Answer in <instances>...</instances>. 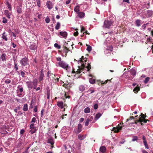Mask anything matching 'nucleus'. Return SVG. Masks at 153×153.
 <instances>
[{"label": "nucleus", "mask_w": 153, "mask_h": 153, "mask_svg": "<svg viewBox=\"0 0 153 153\" xmlns=\"http://www.w3.org/2000/svg\"><path fill=\"white\" fill-rule=\"evenodd\" d=\"M86 58H83V56H82L80 58L79 61V63L81 65L80 66H78V69L76 71V73L75 75L74 74L75 73V71L74 70L72 71V74L75 76H76L77 75L79 74V76L82 75V72L83 73L85 72V69H86V71H88L91 68V66L90 64L88 63L86 64Z\"/></svg>", "instance_id": "nucleus-1"}, {"label": "nucleus", "mask_w": 153, "mask_h": 153, "mask_svg": "<svg viewBox=\"0 0 153 153\" xmlns=\"http://www.w3.org/2000/svg\"><path fill=\"white\" fill-rule=\"evenodd\" d=\"M58 65L59 66L66 70L68 72L69 71L71 68L69 65L63 61L59 62L58 63Z\"/></svg>", "instance_id": "nucleus-2"}, {"label": "nucleus", "mask_w": 153, "mask_h": 153, "mask_svg": "<svg viewBox=\"0 0 153 153\" xmlns=\"http://www.w3.org/2000/svg\"><path fill=\"white\" fill-rule=\"evenodd\" d=\"M20 63L22 67L27 65H29V64L28 63L27 58H23L20 61Z\"/></svg>", "instance_id": "nucleus-3"}, {"label": "nucleus", "mask_w": 153, "mask_h": 153, "mask_svg": "<svg viewBox=\"0 0 153 153\" xmlns=\"http://www.w3.org/2000/svg\"><path fill=\"white\" fill-rule=\"evenodd\" d=\"M112 25V22L109 20H105L104 22V27L107 28H109Z\"/></svg>", "instance_id": "nucleus-4"}, {"label": "nucleus", "mask_w": 153, "mask_h": 153, "mask_svg": "<svg viewBox=\"0 0 153 153\" xmlns=\"http://www.w3.org/2000/svg\"><path fill=\"white\" fill-rule=\"evenodd\" d=\"M123 76L129 80H131L133 78L129 71L124 73L123 74Z\"/></svg>", "instance_id": "nucleus-5"}, {"label": "nucleus", "mask_w": 153, "mask_h": 153, "mask_svg": "<svg viewBox=\"0 0 153 153\" xmlns=\"http://www.w3.org/2000/svg\"><path fill=\"white\" fill-rule=\"evenodd\" d=\"M57 105L59 108H64V111H65V108L67 107V106L66 104L62 101L57 102Z\"/></svg>", "instance_id": "nucleus-6"}, {"label": "nucleus", "mask_w": 153, "mask_h": 153, "mask_svg": "<svg viewBox=\"0 0 153 153\" xmlns=\"http://www.w3.org/2000/svg\"><path fill=\"white\" fill-rule=\"evenodd\" d=\"M141 117H139V118L138 120V122L140 123L143 122L145 123H146L148 120L145 119L146 116L142 113L141 114Z\"/></svg>", "instance_id": "nucleus-7"}, {"label": "nucleus", "mask_w": 153, "mask_h": 153, "mask_svg": "<svg viewBox=\"0 0 153 153\" xmlns=\"http://www.w3.org/2000/svg\"><path fill=\"white\" fill-rule=\"evenodd\" d=\"M122 128V126H121V124H119L118 126L117 127H114L112 130L115 132H118L119 131L121 130Z\"/></svg>", "instance_id": "nucleus-8"}, {"label": "nucleus", "mask_w": 153, "mask_h": 153, "mask_svg": "<svg viewBox=\"0 0 153 153\" xmlns=\"http://www.w3.org/2000/svg\"><path fill=\"white\" fill-rule=\"evenodd\" d=\"M112 34L110 33H106L105 34V35H104V36L105 37H106L107 36H108V37L106 38V39L105 40V41L108 42H109V39H111V36H112Z\"/></svg>", "instance_id": "nucleus-9"}, {"label": "nucleus", "mask_w": 153, "mask_h": 153, "mask_svg": "<svg viewBox=\"0 0 153 153\" xmlns=\"http://www.w3.org/2000/svg\"><path fill=\"white\" fill-rule=\"evenodd\" d=\"M48 77L51 80H53L54 79L55 76L53 74H52L50 71H48Z\"/></svg>", "instance_id": "nucleus-10"}, {"label": "nucleus", "mask_w": 153, "mask_h": 153, "mask_svg": "<svg viewBox=\"0 0 153 153\" xmlns=\"http://www.w3.org/2000/svg\"><path fill=\"white\" fill-rule=\"evenodd\" d=\"M4 13L8 19H10V16L12 15L11 12H9L7 10H5Z\"/></svg>", "instance_id": "nucleus-11"}, {"label": "nucleus", "mask_w": 153, "mask_h": 153, "mask_svg": "<svg viewBox=\"0 0 153 153\" xmlns=\"http://www.w3.org/2000/svg\"><path fill=\"white\" fill-rule=\"evenodd\" d=\"M29 48L32 50H35L37 48V46L36 44L33 43L30 46Z\"/></svg>", "instance_id": "nucleus-12"}, {"label": "nucleus", "mask_w": 153, "mask_h": 153, "mask_svg": "<svg viewBox=\"0 0 153 153\" xmlns=\"http://www.w3.org/2000/svg\"><path fill=\"white\" fill-rule=\"evenodd\" d=\"M0 133L2 134H6L7 133L4 126L2 127L0 126Z\"/></svg>", "instance_id": "nucleus-13"}, {"label": "nucleus", "mask_w": 153, "mask_h": 153, "mask_svg": "<svg viewBox=\"0 0 153 153\" xmlns=\"http://www.w3.org/2000/svg\"><path fill=\"white\" fill-rule=\"evenodd\" d=\"M46 5L48 9L51 10L53 7L52 3L50 1H48L46 3Z\"/></svg>", "instance_id": "nucleus-14"}, {"label": "nucleus", "mask_w": 153, "mask_h": 153, "mask_svg": "<svg viewBox=\"0 0 153 153\" xmlns=\"http://www.w3.org/2000/svg\"><path fill=\"white\" fill-rule=\"evenodd\" d=\"M44 76V74L43 73V69H42L40 71V74L39 79V81H41L43 79Z\"/></svg>", "instance_id": "nucleus-15"}, {"label": "nucleus", "mask_w": 153, "mask_h": 153, "mask_svg": "<svg viewBox=\"0 0 153 153\" xmlns=\"http://www.w3.org/2000/svg\"><path fill=\"white\" fill-rule=\"evenodd\" d=\"M78 16L81 19L84 18L85 16V13L83 12H79L77 13Z\"/></svg>", "instance_id": "nucleus-16"}, {"label": "nucleus", "mask_w": 153, "mask_h": 153, "mask_svg": "<svg viewBox=\"0 0 153 153\" xmlns=\"http://www.w3.org/2000/svg\"><path fill=\"white\" fill-rule=\"evenodd\" d=\"M60 34L63 38H66L67 36V33L65 31H61L59 32Z\"/></svg>", "instance_id": "nucleus-17"}, {"label": "nucleus", "mask_w": 153, "mask_h": 153, "mask_svg": "<svg viewBox=\"0 0 153 153\" xmlns=\"http://www.w3.org/2000/svg\"><path fill=\"white\" fill-rule=\"evenodd\" d=\"M27 87L30 89H32L33 87V82H26Z\"/></svg>", "instance_id": "nucleus-18"}, {"label": "nucleus", "mask_w": 153, "mask_h": 153, "mask_svg": "<svg viewBox=\"0 0 153 153\" xmlns=\"http://www.w3.org/2000/svg\"><path fill=\"white\" fill-rule=\"evenodd\" d=\"M131 74L132 76H134L136 74V71L134 68H132L131 70L129 71Z\"/></svg>", "instance_id": "nucleus-19"}, {"label": "nucleus", "mask_w": 153, "mask_h": 153, "mask_svg": "<svg viewBox=\"0 0 153 153\" xmlns=\"http://www.w3.org/2000/svg\"><path fill=\"white\" fill-rule=\"evenodd\" d=\"M37 83V80L36 79H34L33 80V88L35 89H36V88Z\"/></svg>", "instance_id": "nucleus-20"}, {"label": "nucleus", "mask_w": 153, "mask_h": 153, "mask_svg": "<svg viewBox=\"0 0 153 153\" xmlns=\"http://www.w3.org/2000/svg\"><path fill=\"white\" fill-rule=\"evenodd\" d=\"M82 125L80 124H79L78 125V131H77V133H80L82 130L81 128H82Z\"/></svg>", "instance_id": "nucleus-21"}, {"label": "nucleus", "mask_w": 153, "mask_h": 153, "mask_svg": "<svg viewBox=\"0 0 153 153\" xmlns=\"http://www.w3.org/2000/svg\"><path fill=\"white\" fill-rule=\"evenodd\" d=\"M100 151L102 153H104L106 151V148L104 146H102L100 147Z\"/></svg>", "instance_id": "nucleus-22"}, {"label": "nucleus", "mask_w": 153, "mask_h": 153, "mask_svg": "<svg viewBox=\"0 0 153 153\" xmlns=\"http://www.w3.org/2000/svg\"><path fill=\"white\" fill-rule=\"evenodd\" d=\"M101 116V114L100 113H98L96 114L95 117L94 118V119L95 120H98Z\"/></svg>", "instance_id": "nucleus-23"}, {"label": "nucleus", "mask_w": 153, "mask_h": 153, "mask_svg": "<svg viewBox=\"0 0 153 153\" xmlns=\"http://www.w3.org/2000/svg\"><path fill=\"white\" fill-rule=\"evenodd\" d=\"M48 143L51 144L52 145L54 144L53 140V139H49L48 140Z\"/></svg>", "instance_id": "nucleus-24"}, {"label": "nucleus", "mask_w": 153, "mask_h": 153, "mask_svg": "<svg viewBox=\"0 0 153 153\" xmlns=\"http://www.w3.org/2000/svg\"><path fill=\"white\" fill-rule=\"evenodd\" d=\"M17 88V91H19L20 92L22 93L23 91V89L22 85H19Z\"/></svg>", "instance_id": "nucleus-25"}, {"label": "nucleus", "mask_w": 153, "mask_h": 153, "mask_svg": "<svg viewBox=\"0 0 153 153\" xmlns=\"http://www.w3.org/2000/svg\"><path fill=\"white\" fill-rule=\"evenodd\" d=\"M79 89L80 91H83L85 89V87L83 85H82L79 86Z\"/></svg>", "instance_id": "nucleus-26"}, {"label": "nucleus", "mask_w": 153, "mask_h": 153, "mask_svg": "<svg viewBox=\"0 0 153 153\" xmlns=\"http://www.w3.org/2000/svg\"><path fill=\"white\" fill-rule=\"evenodd\" d=\"M79 5H77L75 7L74 9V11L78 13L79 11Z\"/></svg>", "instance_id": "nucleus-27"}, {"label": "nucleus", "mask_w": 153, "mask_h": 153, "mask_svg": "<svg viewBox=\"0 0 153 153\" xmlns=\"http://www.w3.org/2000/svg\"><path fill=\"white\" fill-rule=\"evenodd\" d=\"M86 137V135H82L81 134H79L78 136V138L80 140H82L85 138Z\"/></svg>", "instance_id": "nucleus-28"}, {"label": "nucleus", "mask_w": 153, "mask_h": 153, "mask_svg": "<svg viewBox=\"0 0 153 153\" xmlns=\"http://www.w3.org/2000/svg\"><path fill=\"white\" fill-rule=\"evenodd\" d=\"M5 33L4 32L3 34H2V38L5 40V41H7V36L5 35Z\"/></svg>", "instance_id": "nucleus-29"}, {"label": "nucleus", "mask_w": 153, "mask_h": 153, "mask_svg": "<svg viewBox=\"0 0 153 153\" xmlns=\"http://www.w3.org/2000/svg\"><path fill=\"white\" fill-rule=\"evenodd\" d=\"M17 11L18 13H20L22 12V7L18 6L17 7Z\"/></svg>", "instance_id": "nucleus-30"}, {"label": "nucleus", "mask_w": 153, "mask_h": 153, "mask_svg": "<svg viewBox=\"0 0 153 153\" xmlns=\"http://www.w3.org/2000/svg\"><path fill=\"white\" fill-rule=\"evenodd\" d=\"M35 124L34 123H32L30 125V128L31 130L33 129H36V127L34 126Z\"/></svg>", "instance_id": "nucleus-31"}, {"label": "nucleus", "mask_w": 153, "mask_h": 153, "mask_svg": "<svg viewBox=\"0 0 153 153\" xmlns=\"http://www.w3.org/2000/svg\"><path fill=\"white\" fill-rule=\"evenodd\" d=\"M89 82L92 84H94L95 83V80L94 79L92 78H90L89 79Z\"/></svg>", "instance_id": "nucleus-32"}, {"label": "nucleus", "mask_w": 153, "mask_h": 153, "mask_svg": "<svg viewBox=\"0 0 153 153\" xmlns=\"http://www.w3.org/2000/svg\"><path fill=\"white\" fill-rule=\"evenodd\" d=\"M60 27V24L59 22H57L56 23V25L55 27V29L56 30H58Z\"/></svg>", "instance_id": "nucleus-33"}, {"label": "nucleus", "mask_w": 153, "mask_h": 153, "mask_svg": "<svg viewBox=\"0 0 153 153\" xmlns=\"http://www.w3.org/2000/svg\"><path fill=\"white\" fill-rule=\"evenodd\" d=\"M141 21L140 20H137L136 21V25L138 26H140L141 24Z\"/></svg>", "instance_id": "nucleus-34"}, {"label": "nucleus", "mask_w": 153, "mask_h": 153, "mask_svg": "<svg viewBox=\"0 0 153 153\" xmlns=\"http://www.w3.org/2000/svg\"><path fill=\"white\" fill-rule=\"evenodd\" d=\"M140 90V88L139 87H137L134 89L133 91L135 93H137Z\"/></svg>", "instance_id": "nucleus-35"}, {"label": "nucleus", "mask_w": 153, "mask_h": 153, "mask_svg": "<svg viewBox=\"0 0 153 153\" xmlns=\"http://www.w3.org/2000/svg\"><path fill=\"white\" fill-rule=\"evenodd\" d=\"M90 111V109L89 107H87L84 109V112L85 113H89Z\"/></svg>", "instance_id": "nucleus-36"}, {"label": "nucleus", "mask_w": 153, "mask_h": 153, "mask_svg": "<svg viewBox=\"0 0 153 153\" xmlns=\"http://www.w3.org/2000/svg\"><path fill=\"white\" fill-rule=\"evenodd\" d=\"M24 111H26L28 110L27 105V104L24 105L23 108V109Z\"/></svg>", "instance_id": "nucleus-37"}, {"label": "nucleus", "mask_w": 153, "mask_h": 153, "mask_svg": "<svg viewBox=\"0 0 153 153\" xmlns=\"http://www.w3.org/2000/svg\"><path fill=\"white\" fill-rule=\"evenodd\" d=\"M5 56L6 55L5 54H3L0 57L2 61H5L6 60Z\"/></svg>", "instance_id": "nucleus-38"}, {"label": "nucleus", "mask_w": 153, "mask_h": 153, "mask_svg": "<svg viewBox=\"0 0 153 153\" xmlns=\"http://www.w3.org/2000/svg\"><path fill=\"white\" fill-rule=\"evenodd\" d=\"M86 46L87 47L86 49L89 52L91 51L92 50L91 47L88 45H86Z\"/></svg>", "instance_id": "nucleus-39"}, {"label": "nucleus", "mask_w": 153, "mask_h": 153, "mask_svg": "<svg viewBox=\"0 0 153 153\" xmlns=\"http://www.w3.org/2000/svg\"><path fill=\"white\" fill-rule=\"evenodd\" d=\"M68 49L66 47H65L62 51L65 53L66 54L68 52Z\"/></svg>", "instance_id": "nucleus-40"}, {"label": "nucleus", "mask_w": 153, "mask_h": 153, "mask_svg": "<svg viewBox=\"0 0 153 153\" xmlns=\"http://www.w3.org/2000/svg\"><path fill=\"white\" fill-rule=\"evenodd\" d=\"M91 120L88 119H87L85 123V126H88L89 124V122L91 121Z\"/></svg>", "instance_id": "nucleus-41"}, {"label": "nucleus", "mask_w": 153, "mask_h": 153, "mask_svg": "<svg viewBox=\"0 0 153 153\" xmlns=\"http://www.w3.org/2000/svg\"><path fill=\"white\" fill-rule=\"evenodd\" d=\"M7 5L8 8L11 11V5L8 2L7 3Z\"/></svg>", "instance_id": "nucleus-42"}, {"label": "nucleus", "mask_w": 153, "mask_h": 153, "mask_svg": "<svg viewBox=\"0 0 153 153\" xmlns=\"http://www.w3.org/2000/svg\"><path fill=\"white\" fill-rule=\"evenodd\" d=\"M143 142L146 148L149 149V148L146 140L143 141Z\"/></svg>", "instance_id": "nucleus-43"}, {"label": "nucleus", "mask_w": 153, "mask_h": 153, "mask_svg": "<svg viewBox=\"0 0 153 153\" xmlns=\"http://www.w3.org/2000/svg\"><path fill=\"white\" fill-rule=\"evenodd\" d=\"M54 46L56 48H57L58 49H60L61 48V46H60L58 45L57 43H55L54 45Z\"/></svg>", "instance_id": "nucleus-44"}, {"label": "nucleus", "mask_w": 153, "mask_h": 153, "mask_svg": "<svg viewBox=\"0 0 153 153\" xmlns=\"http://www.w3.org/2000/svg\"><path fill=\"white\" fill-rule=\"evenodd\" d=\"M95 91L92 88H90L87 91V92H90V94H91L94 93Z\"/></svg>", "instance_id": "nucleus-45"}, {"label": "nucleus", "mask_w": 153, "mask_h": 153, "mask_svg": "<svg viewBox=\"0 0 153 153\" xmlns=\"http://www.w3.org/2000/svg\"><path fill=\"white\" fill-rule=\"evenodd\" d=\"M36 1L37 3V6L39 7H40V0H36Z\"/></svg>", "instance_id": "nucleus-46"}, {"label": "nucleus", "mask_w": 153, "mask_h": 153, "mask_svg": "<svg viewBox=\"0 0 153 153\" xmlns=\"http://www.w3.org/2000/svg\"><path fill=\"white\" fill-rule=\"evenodd\" d=\"M149 24L148 23H146V24H144L142 26V28L143 30H144L146 28L147 25Z\"/></svg>", "instance_id": "nucleus-47"}, {"label": "nucleus", "mask_w": 153, "mask_h": 153, "mask_svg": "<svg viewBox=\"0 0 153 153\" xmlns=\"http://www.w3.org/2000/svg\"><path fill=\"white\" fill-rule=\"evenodd\" d=\"M150 79V78L149 77H146L145 80L144 81V82L145 83H147Z\"/></svg>", "instance_id": "nucleus-48"}, {"label": "nucleus", "mask_w": 153, "mask_h": 153, "mask_svg": "<svg viewBox=\"0 0 153 153\" xmlns=\"http://www.w3.org/2000/svg\"><path fill=\"white\" fill-rule=\"evenodd\" d=\"M138 137L137 136H134L133 137V138L132 139V141H136L137 140Z\"/></svg>", "instance_id": "nucleus-49"}, {"label": "nucleus", "mask_w": 153, "mask_h": 153, "mask_svg": "<svg viewBox=\"0 0 153 153\" xmlns=\"http://www.w3.org/2000/svg\"><path fill=\"white\" fill-rule=\"evenodd\" d=\"M45 21L46 23H48L50 21V19H49V17L47 16L45 19Z\"/></svg>", "instance_id": "nucleus-50"}, {"label": "nucleus", "mask_w": 153, "mask_h": 153, "mask_svg": "<svg viewBox=\"0 0 153 153\" xmlns=\"http://www.w3.org/2000/svg\"><path fill=\"white\" fill-rule=\"evenodd\" d=\"M2 19V22L4 24L6 23L7 22V19L5 17H3Z\"/></svg>", "instance_id": "nucleus-51"}, {"label": "nucleus", "mask_w": 153, "mask_h": 153, "mask_svg": "<svg viewBox=\"0 0 153 153\" xmlns=\"http://www.w3.org/2000/svg\"><path fill=\"white\" fill-rule=\"evenodd\" d=\"M5 82L6 84H9L11 82V80L10 79H7L5 81Z\"/></svg>", "instance_id": "nucleus-52"}, {"label": "nucleus", "mask_w": 153, "mask_h": 153, "mask_svg": "<svg viewBox=\"0 0 153 153\" xmlns=\"http://www.w3.org/2000/svg\"><path fill=\"white\" fill-rule=\"evenodd\" d=\"M36 129H33V130H31L30 131V132L31 134H33L36 132Z\"/></svg>", "instance_id": "nucleus-53"}, {"label": "nucleus", "mask_w": 153, "mask_h": 153, "mask_svg": "<svg viewBox=\"0 0 153 153\" xmlns=\"http://www.w3.org/2000/svg\"><path fill=\"white\" fill-rule=\"evenodd\" d=\"M14 69L16 71H17L18 69L17 64L16 63H14Z\"/></svg>", "instance_id": "nucleus-54"}, {"label": "nucleus", "mask_w": 153, "mask_h": 153, "mask_svg": "<svg viewBox=\"0 0 153 153\" xmlns=\"http://www.w3.org/2000/svg\"><path fill=\"white\" fill-rule=\"evenodd\" d=\"M36 121V119L35 117H33L32 119L31 123H35Z\"/></svg>", "instance_id": "nucleus-55"}, {"label": "nucleus", "mask_w": 153, "mask_h": 153, "mask_svg": "<svg viewBox=\"0 0 153 153\" xmlns=\"http://www.w3.org/2000/svg\"><path fill=\"white\" fill-rule=\"evenodd\" d=\"M25 131L24 129H22L20 131V134L21 135L22 134L25 132Z\"/></svg>", "instance_id": "nucleus-56"}, {"label": "nucleus", "mask_w": 153, "mask_h": 153, "mask_svg": "<svg viewBox=\"0 0 153 153\" xmlns=\"http://www.w3.org/2000/svg\"><path fill=\"white\" fill-rule=\"evenodd\" d=\"M57 60L58 61H59V62L62 61H61V58L60 57H58L56 58Z\"/></svg>", "instance_id": "nucleus-57"}, {"label": "nucleus", "mask_w": 153, "mask_h": 153, "mask_svg": "<svg viewBox=\"0 0 153 153\" xmlns=\"http://www.w3.org/2000/svg\"><path fill=\"white\" fill-rule=\"evenodd\" d=\"M25 73L24 72L21 71V74L22 77H24L25 75Z\"/></svg>", "instance_id": "nucleus-58"}, {"label": "nucleus", "mask_w": 153, "mask_h": 153, "mask_svg": "<svg viewBox=\"0 0 153 153\" xmlns=\"http://www.w3.org/2000/svg\"><path fill=\"white\" fill-rule=\"evenodd\" d=\"M85 31V29L82 26L81 28V31L82 32H84Z\"/></svg>", "instance_id": "nucleus-59"}, {"label": "nucleus", "mask_w": 153, "mask_h": 153, "mask_svg": "<svg viewBox=\"0 0 153 153\" xmlns=\"http://www.w3.org/2000/svg\"><path fill=\"white\" fill-rule=\"evenodd\" d=\"M108 81V80H106L104 82H103V81H102L101 82V84H105Z\"/></svg>", "instance_id": "nucleus-60"}, {"label": "nucleus", "mask_w": 153, "mask_h": 153, "mask_svg": "<svg viewBox=\"0 0 153 153\" xmlns=\"http://www.w3.org/2000/svg\"><path fill=\"white\" fill-rule=\"evenodd\" d=\"M94 108L95 109H96L97 108L98 106H97V104H95L94 105Z\"/></svg>", "instance_id": "nucleus-61"}, {"label": "nucleus", "mask_w": 153, "mask_h": 153, "mask_svg": "<svg viewBox=\"0 0 153 153\" xmlns=\"http://www.w3.org/2000/svg\"><path fill=\"white\" fill-rule=\"evenodd\" d=\"M108 50H109L110 51H111L113 49V47L112 46H111L109 47V49H108Z\"/></svg>", "instance_id": "nucleus-62"}, {"label": "nucleus", "mask_w": 153, "mask_h": 153, "mask_svg": "<svg viewBox=\"0 0 153 153\" xmlns=\"http://www.w3.org/2000/svg\"><path fill=\"white\" fill-rule=\"evenodd\" d=\"M84 120V119L83 118H81L80 119L79 122L81 123Z\"/></svg>", "instance_id": "nucleus-63"}, {"label": "nucleus", "mask_w": 153, "mask_h": 153, "mask_svg": "<svg viewBox=\"0 0 153 153\" xmlns=\"http://www.w3.org/2000/svg\"><path fill=\"white\" fill-rule=\"evenodd\" d=\"M142 152L143 153H148L147 151H146L145 150H142Z\"/></svg>", "instance_id": "nucleus-64"}]
</instances>
